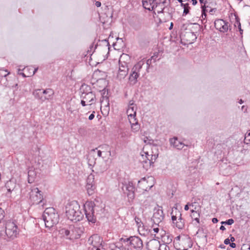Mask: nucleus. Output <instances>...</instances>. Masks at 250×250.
Instances as JSON below:
<instances>
[{
    "label": "nucleus",
    "mask_w": 250,
    "mask_h": 250,
    "mask_svg": "<svg viewBox=\"0 0 250 250\" xmlns=\"http://www.w3.org/2000/svg\"><path fill=\"white\" fill-rule=\"evenodd\" d=\"M135 117L136 116H133V118L128 117V120L131 125H133L135 123H138L137 121H136V119L135 118Z\"/></svg>",
    "instance_id": "38"
},
{
    "label": "nucleus",
    "mask_w": 250,
    "mask_h": 250,
    "mask_svg": "<svg viewBox=\"0 0 250 250\" xmlns=\"http://www.w3.org/2000/svg\"><path fill=\"white\" fill-rule=\"evenodd\" d=\"M166 3V0L164 1L162 3H159V4H162V6H159L157 8H155V6L154 7V9L155 11H157L158 14L162 13L165 9L164 4Z\"/></svg>",
    "instance_id": "29"
},
{
    "label": "nucleus",
    "mask_w": 250,
    "mask_h": 250,
    "mask_svg": "<svg viewBox=\"0 0 250 250\" xmlns=\"http://www.w3.org/2000/svg\"><path fill=\"white\" fill-rule=\"evenodd\" d=\"M135 220L138 225L139 231H141L142 229H143L144 225L143 223L141 222V219L138 217H135Z\"/></svg>",
    "instance_id": "31"
},
{
    "label": "nucleus",
    "mask_w": 250,
    "mask_h": 250,
    "mask_svg": "<svg viewBox=\"0 0 250 250\" xmlns=\"http://www.w3.org/2000/svg\"><path fill=\"white\" fill-rule=\"evenodd\" d=\"M234 25L235 27H238V28H240V27H241L239 19L238 17L235 18V22Z\"/></svg>",
    "instance_id": "37"
},
{
    "label": "nucleus",
    "mask_w": 250,
    "mask_h": 250,
    "mask_svg": "<svg viewBox=\"0 0 250 250\" xmlns=\"http://www.w3.org/2000/svg\"><path fill=\"white\" fill-rule=\"evenodd\" d=\"M189 9L190 7L188 6V3H186L185 5H184V12L183 16L186 15L188 13H189Z\"/></svg>",
    "instance_id": "33"
},
{
    "label": "nucleus",
    "mask_w": 250,
    "mask_h": 250,
    "mask_svg": "<svg viewBox=\"0 0 250 250\" xmlns=\"http://www.w3.org/2000/svg\"><path fill=\"white\" fill-rule=\"evenodd\" d=\"M121 241L124 243L128 242L135 249L140 250L142 249L143 244L142 240L138 236H131L128 238H121Z\"/></svg>",
    "instance_id": "8"
},
{
    "label": "nucleus",
    "mask_w": 250,
    "mask_h": 250,
    "mask_svg": "<svg viewBox=\"0 0 250 250\" xmlns=\"http://www.w3.org/2000/svg\"><path fill=\"white\" fill-rule=\"evenodd\" d=\"M139 73H137L131 70V73L129 77V82L130 84L134 85L137 82V78L139 76Z\"/></svg>",
    "instance_id": "20"
},
{
    "label": "nucleus",
    "mask_w": 250,
    "mask_h": 250,
    "mask_svg": "<svg viewBox=\"0 0 250 250\" xmlns=\"http://www.w3.org/2000/svg\"><path fill=\"white\" fill-rule=\"evenodd\" d=\"M161 250H170V248L169 246L166 245V244H163L161 245Z\"/></svg>",
    "instance_id": "39"
},
{
    "label": "nucleus",
    "mask_w": 250,
    "mask_h": 250,
    "mask_svg": "<svg viewBox=\"0 0 250 250\" xmlns=\"http://www.w3.org/2000/svg\"><path fill=\"white\" fill-rule=\"evenodd\" d=\"M146 181V178L145 177L142 178L140 180L138 181V184L140 183L141 182L144 181L145 182Z\"/></svg>",
    "instance_id": "51"
},
{
    "label": "nucleus",
    "mask_w": 250,
    "mask_h": 250,
    "mask_svg": "<svg viewBox=\"0 0 250 250\" xmlns=\"http://www.w3.org/2000/svg\"><path fill=\"white\" fill-rule=\"evenodd\" d=\"M33 95L36 98L43 102L46 100H51L53 98L54 92L51 88H47L42 91L41 89H36L33 92Z\"/></svg>",
    "instance_id": "7"
},
{
    "label": "nucleus",
    "mask_w": 250,
    "mask_h": 250,
    "mask_svg": "<svg viewBox=\"0 0 250 250\" xmlns=\"http://www.w3.org/2000/svg\"><path fill=\"white\" fill-rule=\"evenodd\" d=\"M145 154V157L146 159H144V154H141V156L143 159L142 161V163H147V162L149 163V166H151L152 164L154 163V161L156 160L157 157L155 155H149L148 152H144Z\"/></svg>",
    "instance_id": "19"
},
{
    "label": "nucleus",
    "mask_w": 250,
    "mask_h": 250,
    "mask_svg": "<svg viewBox=\"0 0 250 250\" xmlns=\"http://www.w3.org/2000/svg\"><path fill=\"white\" fill-rule=\"evenodd\" d=\"M123 242L120 239V242L110 244L109 248L111 250H125L123 247Z\"/></svg>",
    "instance_id": "21"
},
{
    "label": "nucleus",
    "mask_w": 250,
    "mask_h": 250,
    "mask_svg": "<svg viewBox=\"0 0 250 250\" xmlns=\"http://www.w3.org/2000/svg\"><path fill=\"white\" fill-rule=\"evenodd\" d=\"M225 21H224L222 19L216 20L214 21V26L216 29H221V27L222 26L223 23L225 22Z\"/></svg>",
    "instance_id": "28"
},
{
    "label": "nucleus",
    "mask_w": 250,
    "mask_h": 250,
    "mask_svg": "<svg viewBox=\"0 0 250 250\" xmlns=\"http://www.w3.org/2000/svg\"><path fill=\"white\" fill-rule=\"evenodd\" d=\"M144 64L143 61H140L136 63L132 68V70L139 73L140 70L142 69L143 65Z\"/></svg>",
    "instance_id": "27"
},
{
    "label": "nucleus",
    "mask_w": 250,
    "mask_h": 250,
    "mask_svg": "<svg viewBox=\"0 0 250 250\" xmlns=\"http://www.w3.org/2000/svg\"><path fill=\"white\" fill-rule=\"evenodd\" d=\"M164 214L162 207H158L154 209V212L151 220L153 223L158 226L164 218Z\"/></svg>",
    "instance_id": "9"
},
{
    "label": "nucleus",
    "mask_w": 250,
    "mask_h": 250,
    "mask_svg": "<svg viewBox=\"0 0 250 250\" xmlns=\"http://www.w3.org/2000/svg\"><path fill=\"white\" fill-rule=\"evenodd\" d=\"M94 113L95 112L94 111L91 114H90L88 117V119L89 120H92L93 119V118H94L95 117V115H94Z\"/></svg>",
    "instance_id": "43"
},
{
    "label": "nucleus",
    "mask_w": 250,
    "mask_h": 250,
    "mask_svg": "<svg viewBox=\"0 0 250 250\" xmlns=\"http://www.w3.org/2000/svg\"><path fill=\"white\" fill-rule=\"evenodd\" d=\"M70 229H62L61 230V233L62 234H64L66 236L70 235L69 239L78 238L80 236V234L78 233V230L79 228L75 227L74 226H70L69 227Z\"/></svg>",
    "instance_id": "11"
},
{
    "label": "nucleus",
    "mask_w": 250,
    "mask_h": 250,
    "mask_svg": "<svg viewBox=\"0 0 250 250\" xmlns=\"http://www.w3.org/2000/svg\"><path fill=\"white\" fill-rule=\"evenodd\" d=\"M242 110L244 111V112L247 111V108L244 105H243L241 107Z\"/></svg>",
    "instance_id": "49"
},
{
    "label": "nucleus",
    "mask_w": 250,
    "mask_h": 250,
    "mask_svg": "<svg viewBox=\"0 0 250 250\" xmlns=\"http://www.w3.org/2000/svg\"><path fill=\"white\" fill-rule=\"evenodd\" d=\"M38 70V68H35L33 71V73H32V75H34L35 73L36 72V71H37Z\"/></svg>",
    "instance_id": "59"
},
{
    "label": "nucleus",
    "mask_w": 250,
    "mask_h": 250,
    "mask_svg": "<svg viewBox=\"0 0 250 250\" xmlns=\"http://www.w3.org/2000/svg\"><path fill=\"white\" fill-rule=\"evenodd\" d=\"M82 94L81 97L87 101L88 105H91L96 101L95 94L92 91L90 86L83 84H82L80 89Z\"/></svg>",
    "instance_id": "4"
},
{
    "label": "nucleus",
    "mask_w": 250,
    "mask_h": 250,
    "mask_svg": "<svg viewBox=\"0 0 250 250\" xmlns=\"http://www.w3.org/2000/svg\"><path fill=\"white\" fill-rule=\"evenodd\" d=\"M95 5L97 7H100L101 5V2L99 1H97L95 3Z\"/></svg>",
    "instance_id": "47"
},
{
    "label": "nucleus",
    "mask_w": 250,
    "mask_h": 250,
    "mask_svg": "<svg viewBox=\"0 0 250 250\" xmlns=\"http://www.w3.org/2000/svg\"><path fill=\"white\" fill-rule=\"evenodd\" d=\"M154 57V56H152V57H151L150 59H148L147 60L146 64L148 66H149L150 65V64L151 63L152 59Z\"/></svg>",
    "instance_id": "40"
},
{
    "label": "nucleus",
    "mask_w": 250,
    "mask_h": 250,
    "mask_svg": "<svg viewBox=\"0 0 250 250\" xmlns=\"http://www.w3.org/2000/svg\"><path fill=\"white\" fill-rule=\"evenodd\" d=\"M143 6L146 9L149 11H151L159 6H162V4H158L155 0H143Z\"/></svg>",
    "instance_id": "13"
},
{
    "label": "nucleus",
    "mask_w": 250,
    "mask_h": 250,
    "mask_svg": "<svg viewBox=\"0 0 250 250\" xmlns=\"http://www.w3.org/2000/svg\"><path fill=\"white\" fill-rule=\"evenodd\" d=\"M22 194L28 198L33 204H39L43 199L41 191L38 188L27 186L25 191L22 190Z\"/></svg>",
    "instance_id": "3"
},
{
    "label": "nucleus",
    "mask_w": 250,
    "mask_h": 250,
    "mask_svg": "<svg viewBox=\"0 0 250 250\" xmlns=\"http://www.w3.org/2000/svg\"><path fill=\"white\" fill-rule=\"evenodd\" d=\"M95 205L92 201L87 202L84 205V209L86 218L89 222L95 223L96 218L94 215V207Z\"/></svg>",
    "instance_id": "5"
},
{
    "label": "nucleus",
    "mask_w": 250,
    "mask_h": 250,
    "mask_svg": "<svg viewBox=\"0 0 250 250\" xmlns=\"http://www.w3.org/2000/svg\"><path fill=\"white\" fill-rule=\"evenodd\" d=\"M131 125V128H132V130L133 131L137 132L139 130L140 125L138 123H135L134 124Z\"/></svg>",
    "instance_id": "34"
},
{
    "label": "nucleus",
    "mask_w": 250,
    "mask_h": 250,
    "mask_svg": "<svg viewBox=\"0 0 250 250\" xmlns=\"http://www.w3.org/2000/svg\"><path fill=\"white\" fill-rule=\"evenodd\" d=\"M193 219L195 220L198 223H199V217H197V219L194 218Z\"/></svg>",
    "instance_id": "60"
},
{
    "label": "nucleus",
    "mask_w": 250,
    "mask_h": 250,
    "mask_svg": "<svg viewBox=\"0 0 250 250\" xmlns=\"http://www.w3.org/2000/svg\"><path fill=\"white\" fill-rule=\"evenodd\" d=\"M160 242L156 239L150 240L146 243V249L147 250H161Z\"/></svg>",
    "instance_id": "17"
},
{
    "label": "nucleus",
    "mask_w": 250,
    "mask_h": 250,
    "mask_svg": "<svg viewBox=\"0 0 250 250\" xmlns=\"http://www.w3.org/2000/svg\"><path fill=\"white\" fill-rule=\"evenodd\" d=\"M183 40H186L189 43L192 42V41L194 40L193 39L192 40L188 39V38L191 37L192 38H196L195 35L194 33L191 32H187L185 34H182Z\"/></svg>",
    "instance_id": "22"
},
{
    "label": "nucleus",
    "mask_w": 250,
    "mask_h": 250,
    "mask_svg": "<svg viewBox=\"0 0 250 250\" xmlns=\"http://www.w3.org/2000/svg\"><path fill=\"white\" fill-rule=\"evenodd\" d=\"M88 250H101L98 247H89Z\"/></svg>",
    "instance_id": "41"
},
{
    "label": "nucleus",
    "mask_w": 250,
    "mask_h": 250,
    "mask_svg": "<svg viewBox=\"0 0 250 250\" xmlns=\"http://www.w3.org/2000/svg\"><path fill=\"white\" fill-rule=\"evenodd\" d=\"M101 103V108L103 106L107 108L108 111L109 110V99L108 97L106 96H103L102 99L100 100Z\"/></svg>",
    "instance_id": "24"
},
{
    "label": "nucleus",
    "mask_w": 250,
    "mask_h": 250,
    "mask_svg": "<svg viewBox=\"0 0 250 250\" xmlns=\"http://www.w3.org/2000/svg\"><path fill=\"white\" fill-rule=\"evenodd\" d=\"M201 7L202 8V18L203 19H205L207 16L206 12H208L210 14H213L216 10V8H211L207 1H205L204 4L201 5Z\"/></svg>",
    "instance_id": "16"
},
{
    "label": "nucleus",
    "mask_w": 250,
    "mask_h": 250,
    "mask_svg": "<svg viewBox=\"0 0 250 250\" xmlns=\"http://www.w3.org/2000/svg\"><path fill=\"white\" fill-rule=\"evenodd\" d=\"M219 248L224 249L225 248V246L224 245L221 244L219 246Z\"/></svg>",
    "instance_id": "62"
},
{
    "label": "nucleus",
    "mask_w": 250,
    "mask_h": 250,
    "mask_svg": "<svg viewBox=\"0 0 250 250\" xmlns=\"http://www.w3.org/2000/svg\"><path fill=\"white\" fill-rule=\"evenodd\" d=\"M98 155L99 157H101L102 156V151L101 150L98 151Z\"/></svg>",
    "instance_id": "57"
},
{
    "label": "nucleus",
    "mask_w": 250,
    "mask_h": 250,
    "mask_svg": "<svg viewBox=\"0 0 250 250\" xmlns=\"http://www.w3.org/2000/svg\"><path fill=\"white\" fill-rule=\"evenodd\" d=\"M191 0V2L192 3V4L195 5V4H197V0Z\"/></svg>",
    "instance_id": "53"
},
{
    "label": "nucleus",
    "mask_w": 250,
    "mask_h": 250,
    "mask_svg": "<svg viewBox=\"0 0 250 250\" xmlns=\"http://www.w3.org/2000/svg\"><path fill=\"white\" fill-rule=\"evenodd\" d=\"M80 206L76 201H72L66 206L65 213L68 219L72 221H80L83 215L80 210Z\"/></svg>",
    "instance_id": "1"
},
{
    "label": "nucleus",
    "mask_w": 250,
    "mask_h": 250,
    "mask_svg": "<svg viewBox=\"0 0 250 250\" xmlns=\"http://www.w3.org/2000/svg\"><path fill=\"white\" fill-rule=\"evenodd\" d=\"M126 113L128 117L133 118V116H136V107L135 106L128 107Z\"/></svg>",
    "instance_id": "25"
},
{
    "label": "nucleus",
    "mask_w": 250,
    "mask_h": 250,
    "mask_svg": "<svg viewBox=\"0 0 250 250\" xmlns=\"http://www.w3.org/2000/svg\"><path fill=\"white\" fill-rule=\"evenodd\" d=\"M243 103H244V101H243L242 99H240V100H239V103L240 104H243Z\"/></svg>",
    "instance_id": "63"
},
{
    "label": "nucleus",
    "mask_w": 250,
    "mask_h": 250,
    "mask_svg": "<svg viewBox=\"0 0 250 250\" xmlns=\"http://www.w3.org/2000/svg\"><path fill=\"white\" fill-rule=\"evenodd\" d=\"M5 233L9 238L16 237L18 234L17 225L13 222L7 223L5 227Z\"/></svg>",
    "instance_id": "10"
},
{
    "label": "nucleus",
    "mask_w": 250,
    "mask_h": 250,
    "mask_svg": "<svg viewBox=\"0 0 250 250\" xmlns=\"http://www.w3.org/2000/svg\"><path fill=\"white\" fill-rule=\"evenodd\" d=\"M220 229L222 230H225L226 229V228L224 226L222 225L220 228Z\"/></svg>",
    "instance_id": "55"
},
{
    "label": "nucleus",
    "mask_w": 250,
    "mask_h": 250,
    "mask_svg": "<svg viewBox=\"0 0 250 250\" xmlns=\"http://www.w3.org/2000/svg\"><path fill=\"white\" fill-rule=\"evenodd\" d=\"M103 42H104L106 44V45L107 46L109 47V43L108 41L107 40H103ZM108 48H109V47H108Z\"/></svg>",
    "instance_id": "50"
},
{
    "label": "nucleus",
    "mask_w": 250,
    "mask_h": 250,
    "mask_svg": "<svg viewBox=\"0 0 250 250\" xmlns=\"http://www.w3.org/2000/svg\"><path fill=\"white\" fill-rule=\"evenodd\" d=\"M87 184L86 188L87 193L89 195H92L94 193V190L95 188L94 181V176L92 174H90L86 180Z\"/></svg>",
    "instance_id": "12"
},
{
    "label": "nucleus",
    "mask_w": 250,
    "mask_h": 250,
    "mask_svg": "<svg viewBox=\"0 0 250 250\" xmlns=\"http://www.w3.org/2000/svg\"><path fill=\"white\" fill-rule=\"evenodd\" d=\"M229 23L227 21H225L223 23L222 26L221 28V29H219L220 32H227L229 30Z\"/></svg>",
    "instance_id": "32"
},
{
    "label": "nucleus",
    "mask_w": 250,
    "mask_h": 250,
    "mask_svg": "<svg viewBox=\"0 0 250 250\" xmlns=\"http://www.w3.org/2000/svg\"><path fill=\"white\" fill-rule=\"evenodd\" d=\"M184 209L185 210H188L189 209L188 205L187 204L185 206Z\"/></svg>",
    "instance_id": "56"
},
{
    "label": "nucleus",
    "mask_w": 250,
    "mask_h": 250,
    "mask_svg": "<svg viewBox=\"0 0 250 250\" xmlns=\"http://www.w3.org/2000/svg\"><path fill=\"white\" fill-rule=\"evenodd\" d=\"M119 70H126L128 71V68L127 64L126 62H124L122 63L121 61H119Z\"/></svg>",
    "instance_id": "30"
},
{
    "label": "nucleus",
    "mask_w": 250,
    "mask_h": 250,
    "mask_svg": "<svg viewBox=\"0 0 250 250\" xmlns=\"http://www.w3.org/2000/svg\"><path fill=\"white\" fill-rule=\"evenodd\" d=\"M234 220L233 219H229L226 221H222L221 222L222 225H231L232 224L234 223Z\"/></svg>",
    "instance_id": "36"
},
{
    "label": "nucleus",
    "mask_w": 250,
    "mask_h": 250,
    "mask_svg": "<svg viewBox=\"0 0 250 250\" xmlns=\"http://www.w3.org/2000/svg\"><path fill=\"white\" fill-rule=\"evenodd\" d=\"M124 188H126V194L129 199L133 200L135 197V187L133 183L128 182L124 185Z\"/></svg>",
    "instance_id": "14"
},
{
    "label": "nucleus",
    "mask_w": 250,
    "mask_h": 250,
    "mask_svg": "<svg viewBox=\"0 0 250 250\" xmlns=\"http://www.w3.org/2000/svg\"><path fill=\"white\" fill-rule=\"evenodd\" d=\"M200 2L201 3V5L204 4L205 2H204V0H199Z\"/></svg>",
    "instance_id": "64"
},
{
    "label": "nucleus",
    "mask_w": 250,
    "mask_h": 250,
    "mask_svg": "<svg viewBox=\"0 0 250 250\" xmlns=\"http://www.w3.org/2000/svg\"><path fill=\"white\" fill-rule=\"evenodd\" d=\"M224 244L226 245H228L230 244V240L229 238L226 239L224 241Z\"/></svg>",
    "instance_id": "45"
},
{
    "label": "nucleus",
    "mask_w": 250,
    "mask_h": 250,
    "mask_svg": "<svg viewBox=\"0 0 250 250\" xmlns=\"http://www.w3.org/2000/svg\"><path fill=\"white\" fill-rule=\"evenodd\" d=\"M86 103H87V101H86L85 100H83L82 99L81 103L83 106H85V105H86L87 104H86Z\"/></svg>",
    "instance_id": "42"
},
{
    "label": "nucleus",
    "mask_w": 250,
    "mask_h": 250,
    "mask_svg": "<svg viewBox=\"0 0 250 250\" xmlns=\"http://www.w3.org/2000/svg\"><path fill=\"white\" fill-rule=\"evenodd\" d=\"M5 187L7 191L9 193H11L12 191H15L17 189L18 186L16 180L11 179L5 183Z\"/></svg>",
    "instance_id": "18"
},
{
    "label": "nucleus",
    "mask_w": 250,
    "mask_h": 250,
    "mask_svg": "<svg viewBox=\"0 0 250 250\" xmlns=\"http://www.w3.org/2000/svg\"><path fill=\"white\" fill-rule=\"evenodd\" d=\"M131 106H135L134 104V101L133 100H130L129 102L128 107Z\"/></svg>",
    "instance_id": "44"
},
{
    "label": "nucleus",
    "mask_w": 250,
    "mask_h": 250,
    "mask_svg": "<svg viewBox=\"0 0 250 250\" xmlns=\"http://www.w3.org/2000/svg\"><path fill=\"white\" fill-rule=\"evenodd\" d=\"M176 207L172 208L171 214V220L173 224L178 229H183L185 226V220L182 218V214L179 211H177Z\"/></svg>",
    "instance_id": "6"
},
{
    "label": "nucleus",
    "mask_w": 250,
    "mask_h": 250,
    "mask_svg": "<svg viewBox=\"0 0 250 250\" xmlns=\"http://www.w3.org/2000/svg\"><path fill=\"white\" fill-rule=\"evenodd\" d=\"M128 74V71L126 70H118L117 75V79L119 81H122L124 79Z\"/></svg>",
    "instance_id": "26"
},
{
    "label": "nucleus",
    "mask_w": 250,
    "mask_h": 250,
    "mask_svg": "<svg viewBox=\"0 0 250 250\" xmlns=\"http://www.w3.org/2000/svg\"><path fill=\"white\" fill-rule=\"evenodd\" d=\"M42 218L46 228H51L59 221V215L53 208H46L42 215Z\"/></svg>",
    "instance_id": "2"
},
{
    "label": "nucleus",
    "mask_w": 250,
    "mask_h": 250,
    "mask_svg": "<svg viewBox=\"0 0 250 250\" xmlns=\"http://www.w3.org/2000/svg\"><path fill=\"white\" fill-rule=\"evenodd\" d=\"M170 143L171 144H172L173 146L178 149H181L184 146L183 143L178 141L177 138L171 139Z\"/></svg>",
    "instance_id": "23"
},
{
    "label": "nucleus",
    "mask_w": 250,
    "mask_h": 250,
    "mask_svg": "<svg viewBox=\"0 0 250 250\" xmlns=\"http://www.w3.org/2000/svg\"><path fill=\"white\" fill-rule=\"evenodd\" d=\"M191 214L190 216L192 219H194V218L197 219V217H199L200 214L196 211H195L193 209H192L191 210Z\"/></svg>",
    "instance_id": "35"
},
{
    "label": "nucleus",
    "mask_w": 250,
    "mask_h": 250,
    "mask_svg": "<svg viewBox=\"0 0 250 250\" xmlns=\"http://www.w3.org/2000/svg\"><path fill=\"white\" fill-rule=\"evenodd\" d=\"M239 29V32H240V33L241 35H242L243 34V30L241 28V27H240V28H238Z\"/></svg>",
    "instance_id": "61"
},
{
    "label": "nucleus",
    "mask_w": 250,
    "mask_h": 250,
    "mask_svg": "<svg viewBox=\"0 0 250 250\" xmlns=\"http://www.w3.org/2000/svg\"><path fill=\"white\" fill-rule=\"evenodd\" d=\"M88 242L91 245V247H98L101 245L102 240L98 234H94L88 239Z\"/></svg>",
    "instance_id": "15"
},
{
    "label": "nucleus",
    "mask_w": 250,
    "mask_h": 250,
    "mask_svg": "<svg viewBox=\"0 0 250 250\" xmlns=\"http://www.w3.org/2000/svg\"><path fill=\"white\" fill-rule=\"evenodd\" d=\"M229 240L231 241L232 242H233L235 241V238H234V237L231 236L230 237V239H229Z\"/></svg>",
    "instance_id": "58"
},
{
    "label": "nucleus",
    "mask_w": 250,
    "mask_h": 250,
    "mask_svg": "<svg viewBox=\"0 0 250 250\" xmlns=\"http://www.w3.org/2000/svg\"><path fill=\"white\" fill-rule=\"evenodd\" d=\"M125 184H123V187H122V188L123 191L124 192V193L126 194V188H124V185Z\"/></svg>",
    "instance_id": "52"
},
{
    "label": "nucleus",
    "mask_w": 250,
    "mask_h": 250,
    "mask_svg": "<svg viewBox=\"0 0 250 250\" xmlns=\"http://www.w3.org/2000/svg\"><path fill=\"white\" fill-rule=\"evenodd\" d=\"M212 222L213 223H217L218 222V220L216 218H213L212 219Z\"/></svg>",
    "instance_id": "46"
},
{
    "label": "nucleus",
    "mask_w": 250,
    "mask_h": 250,
    "mask_svg": "<svg viewBox=\"0 0 250 250\" xmlns=\"http://www.w3.org/2000/svg\"><path fill=\"white\" fill-rule=\"evenodd\" d=\"M159 230V228H154L153 229V231L155 232V233H158V231Z\"/></svg>",
    "instance_id": "54"
},
{
    "label": "nucleus",
    "mask_w": 250,
    "mask_h": 250,
    "mask_svg": "<svg viewBox=\"0 0 250 250\" xmlns=\"http://www.w3.org/2000/svg\"><path fill=\"white\" fill-rule=\"evenodd\" d=\"M229 246H230V247H231L232 248H234L236 247V244L234 243H230Z\"/></svg>",
    "instance_id": "48"
}]
</instances>
